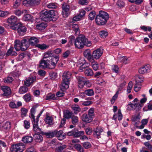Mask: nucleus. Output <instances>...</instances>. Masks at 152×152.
Returning <instances> with one entry per match:
<instances>
[{
  "instance_id": "obj_1",
  "label": "nucleus",
  "mask_w": 152,
  "mask_h": 152,
  "mask_svg": "<svg viewBox=\"0 0 152 152\" xmlns=\"http://www.w3.org/2000/svg\"><path fill=\"white\" fill-rule=\"evenodd\" d=\"M37 105L33 106L30 110L29 117L31 119L33 125V130L35 134H44V132L42 131L38 125L39 119L41 116L42 112L41 111L37 115L36 119L35 118L34 114L36 113V110L37 107Z\"/></svg>"
},
{
  "instance_id": "obj_2",
  "label": "nucleus",
  "mask_w": 152,
  "mask_h": 152,
  "mask_svg": "<svg viewBox=\"0 0 152 152\" xmlns=\"http://www.w3.org/2000/svg\"><path fill=\"white\" fill-rule=\"evenodd\" d=\"M59 59V57L58 56L53 57L51 59L50 61L49 59L44 60L42 59L39 61V67L41 69H54Z\"/></svg>"
},
{
  "instance_id": "obj_3",
  "label": "nucleus",
  "mask_w": 152,
  "mask_h": 152,
  "mask_svg": "<svg viewBox=\"0 0 152 152\" xmlns=\"http://www.w3.org/2000/svg\"><path fill=\"white\" fill-rule=\"evenodd\" d=\"M58 15L57 12L54 10H45L41 12L40 18L42 20L48 22L52 20L53 18L57 17Z\"/></svg>"
},
{
  "instance_id": "obj_4",
  "label": "nucleus",
  "mask_w": 152,
  "mask_h": 152,
  "mask_svg": "<svg viewBox=\"0 0 152 152\" xmlns=\"http://www.w3.org/2000/svg\"><path fill=\"white\" fill-rule=\"evenodd\" d=\"M91 41L83 35H79L75 41V46L78 49L82 48L85 45L90 47L91 46Z\"/></svg>"
},
{
  "instance_id": "obj_5",
  "label": "nucleus",
  "mask_w": 152,
  "mask_h": 152,
  "mask_svg": "<svg viewBox=\"0 0 152 152\" xmlns=\"http://www.w3.org/2000/svg\"><path fill=\"white\" fill-rule=\"evenodd\" d=\"M109 18L108 13L102 11H100L96 16L95 22L97 25L103 26L105 25Z\"/></svg>"
},
{
  "instance_id": "obj_6",
  "label": "nucleus",
  "mask_w": 152,
  "mask_h": 152,
  "mask_svg": "<svg viewBox=\"0 0 152 152\" xmlns=\"http://www.w3.org/2000/svg\"><path fill=\"white\" fill-rule=\"evenodd\" d=\"M77 78L78 82V86L79 88L82 89L84 86L88 87L91 86V83L86 77L79 76L77 77Z\"/></svg>"
},
{
  "instance_id": "obj_7",
  "label": "nucleus",
  "mask_w": 152,
  "mask_h": 152,
  "mask_svg": "<svg viewBox=\"0 0 152 152\" xmlns=\"http://www.w3.org/2000/svg\"><path fill=\"white\" fill-rule=\"evenodd\" d=\"M24 148V144L19 143L12 146L10 148V151L11 152H22Z\"/></svg>"
},
{
  "instance_id": "obj_8",
  "label": "nucleus",
  "mask_w": 152,
  "mask_h": 152,
  "mask_svg": "<svg viewBox=\"0 0 152 152\" xmlns=\"http://www.w3.org/2000/svg\"><path fill=\"white\" fill-rule=\"evenodd\" d=\"M103 49L102 48L100 47L93 51L92 56L93 59H98L102 56L103 53Z\"/></svg>"
},
{
  "instance_id": "obj_9",
  "label": "nucleus",
  "mask_w": 152,
  "mask_h": 152,
  "mask_svg": "<svg viewBox=\"0 0 152 152\" xmlns=\"http://www.w3.org/2000/svg\"><path fill=\"white\" fill-rule=\"evenodd\" d=\"M62 14L64 17H68L70 13V6L66 4H63L62 5Z\"/></svg>"
},
{
  "instance_id": "obj_10",
  "label": "nucleus",
  "mask_w": 152,
  "mask_h": 152,
  "mask_svg": "<svg viewBox=\"0 0 152 152\" xmlns=\"http://www.w3.org/2000/svg\"><path fill=\"white\" fill-rule=\"evenodd\" d=\"M36 77L35 75H31L27 78L24 82V84L26 86H29L36 80Z\"/></svg>"
},
{
  "instance_id": "obj_11",
  "label": "nucleus",
  "mask_w": 152,
  "mask_h": 152,
  "mask_svg": "<svg viewBox=\"0 0 152 152\" xmlns=\"http://www.w3.org/2000/svg\"><path fill=\"white\" fill-rule=\"evenodd\" d=\"M19 19L15 15H12L8 18L7 20V22L12 26H17V23Z\"/></svg>"
},
{
  "instance_id": "obj_12",
  "label": "nucleus",
  "mask_w": 152,
  "mask_h": 152,
  "mask_svg": "<svg viewBox=\"0 0 152 152\" xmlns=\"http://www.w3.org/2000/svg\"><path fill=\"white\" fill-rule=\"evenodd\" d=\"M1 90L4 93L2 96H8L11 94V91L10 87L6 86H3L1 87Z\"/></svg>"
},
{
  "instance_id": "obj_13",
  "label": "nucleus",
  "mask_w": 152,
  "mask_h": 152,
  "mask_svg": "<svg viewBox=\"0 0 152 152\" xmlns=\"http://www.w3.org/2000/svg\"><path fill=\"white\" fill-rule=\"evenodd\" d=\"M17 28L18 32L20 35H23L24 34L26 31L25 26H23L21 23L18 24Z\"/></svg>"
},
{
  "instance_id": "obj_14",
  "label": "nucleus",
  "mask_w": 152,
  "mask_h": 152,
  "mask_svg": "<svg viewBox=\"0 0 152 152\" xmlns=\"http://www.w3.org/2000/svg\"><path fill=\"white\" fill-rule=\"evenodd\" d=\"M131 107V110H136V111H139L143 106L142 104H140L139 103H136L134 104L131 103L128 104Z\"/></svg>"
},
{
  "instance_id": "obj_15",
  "label": "nucleus",
  "mask_w": 152,
  "mask_h": 152,
  "mask_svg": "<svg viewBox=\"0 0 152 152\" xmlns=\"http://www.w3.org/2000/svg\"><path fill=\"white\" fill-rule=\"evenodd\" d=\"M82 121L84 122L89 123L91 122L93 120L92 118L89 116L86 113L83 114L81 117Z\"/></svg>"
},
{
  "instance_id": "obj_16",
  "label": "nucleus",
  "mask_w": 152,
  "mask_h": 152,
  "mask_svg": "<svg viewBox=\"0 0 152 152\" xmlns=\"http://www.w3.org/2000/svg\"><path fill=\"white\" fill-rule=\"evenodd\" d=\"M103 129L100 127H98L94 130V135L95 137L99 139L101 137V133L103 131Z\"/></svg>"
},
{
  "instance_id": "obj_17",
  "label": "nucleus",
  "mask_w": 152,
  "mask_h": 152,
  "mask_svg": "<svg viewBox=\"0 0 152 152\" xmlns=\"http://www.w3.org/2000/svg\"><path fill=\"white\" fill-rule=\"evenodd\" d=\"M150 68V65L149 64H147L140 68L138 71L139 73L140 74H145L149 71Z\"/></svg>"
},
{
  "instance_id": "obj_18",
  "label": "nucleus",
  "mask_w": 152,
  "mask_h": 152,
  "mask_svg": "<svg viewBox=\"0 0 152 152\" xmlns=\"http://www.w3.org/2000/svg\"><path fill=\"white\" fill-rule=\"evenodd\" d=\"M55 135L58 138L59 140H62L66 138V134L63 133L62 130L58 131H55Z\"/></svg>"
},
{
  "instance_id": "obj_19",
  "label": "nucleus",
  "mask_w": 152,
  "mask_h": 152,
  "mask_svg": "<svg viewBox=\"0 0 152 152\" xmlns=\"http://www.w3.org/2000/svg\"><path fill=\"white\" fill-rule=\"evenodd\" d=\"M29 46V42L26 39H23L21 40V51H24L27 50Z\"/></svg>"
},
{
  "instance_id": "obj_20",
  "label": "nucleus",
  "mask_w": 152,
  "mask_h": 152,
  "mask_svg": "<svg viewBox=\"0 0 152 152\" xmlns=\"http://www.w3.org/2000/svg\"><path fill=\"white\" fill-rule=\"evenodd\" d=\"M123 118V115L121 113V110L120 109H119L118 110V113L117 114L115 113L113 115L112 119L115 121H117V118L119 121L122 120Z\"/></svg>"
},
{
  "instance_id": "obj_21",
  "label": "nucleus",
  "mask_w": 152,
  "mask_h": 152,
  "mask_svg": "<svg viewBox=\"0 0 152 152\" xmlns=\"http://www.w3.org/2000/svg\"><path fill=\"white\" fill-rule=\"evenodd\" d=\"M72 75L71 72L66 71L63 73L62 75V80L69 82V79Z\"/></svg>"
},
{
  "instance_id": "obj_22",
  "label": "nucleus",
  "mask_w": 152,
  "mask_h": 152,
  "mask_svg": "<svg viewBox=\"0 0 152 152\" xmlns=\"http://www.w3.org/2000/svg\"><path fill=\"white\" fill-rule=\"evenodd\" d=\"M29 44H30L32 46L35 45L37 44L39 41L38 39L35 37H30L28 40Z\"/></svg>"
},
{
  "instance_id": "obj_23",
  "label": "nucleus",
  "mask_w": 152,
  "mask_h": 152,
  "mask_svg": "<svg viewBox=\"0 0 152 152\" xmlns=\"http://www.w3.org/2000/svg\"><path fill=\"white\" fill-rule=\"evenodd\" d=\"M22 105V103L20 101L18 102L17 104L15 102H11L9 104L10 107L12 109H17Z\"/></svg>"
},
{
  "instance_id": "obj_24",
  "label": "nucleus",
  "mask_w": 152,
  "mask_h": 152,
  "mask_svg": "<svg viewBox=\"0 0 152 152\" xmlns=\"http://www.w3.org/2000/svg\"><path fill=\"white\" fill-rule=\"evenodd\" d=\"M69 82L68 81H64V80H62L60 86L61 90L62 91H64L67 89L69 88Z\"/></svg>"
},
{
  "instance_id": "obj_25",
  "label": "nucleus",
  "mask_w": 152,
  "mask_h": 152,
  "mask_svg": "<svg viewBox=\"0 0 152 152\" xmlns=\"http://www.w3.org/2000/svg\"><path fill=\"white\" fill-rule=\"evenodd\" d=\"M73 113L68 110H65L63 111V117L66 119H69L72 118Z\"/></svg>"
},
{
  "instance_id": "obj_26",
  "label": "nucleus",
  "mask_w": 152,
  "mask_h": 152,
  "mask_svg": "<svg viewBox=\"0 0 152 152\" xmlns=\"http://www.w3.org/2000/svg\"><path fill=\"white\" fill-rule=\"evenodd\" d=\"M14 47L17 51L21 50V41L15 40L14 43Z\"/></svg>"
},
{
  "instance_id": "obj_27",
  "label": "nucleus",
  "mask_w": 152,
  "mask_h": 152,
  "mask_svg": "<svg viewBox=\"0 0 152 152\" xmlns=\"http://www.w3.org/2000/svg\"><path fill=\"white\" fill-rule=\"evenodd\" d=\"M84 55L86 57L88 60L90 61H92L93 60L92 54L91 55V52L89 50H87L84 52Z\"/></svg>"
},
{
  "instance_id": "obj_28",
  "label": "nucleus",
  "mask_w": 152,
  "mask_h": 152,
  "mask_svg": "<svg viewBox=\"0 0 152 152\" xmlns=\"http://www.w3.org/2000/svg\"><path fill=\"white\" fill-rule=\"evenodd\" d=\"M33 140V137L31 136H26L23 137L22 138V141L25 143H31Z\"/></svg>"
},
{
  "instance_id": "obj_29",
  "label": "nucleus",
  "mask_w": 152,
  "mask_h": 152,
  "mask_svg": "<svg viewBox=\"0 0 152 152\" xmlns=\"http://www.w3.org/2000/svg\"><path fill=\"white\" fill-rule=\"evenodd\" d=\"M71 108L75 114H77L80 112H81V109L78 105L75 104L72 105L71 106Z\"/></svg>"
},
{
  "instance_id": "obj_30",
  "label": "nucleus",
  "mask_w": 152,
  "mask_h": 152,
  "mask_svg": "<svg viewBox=\"0 0 152 152\" xmlns=\"http://www.w3.org/2000/svg\"><path fill=\"white\" fill-rule=\"evenodd\" d=\"M45 123L50 125L53 124L54 122L53 121V118L51 116H46L44 119Z\"/></svg>"
},
{
  "instance_id": "obj_31",
  "label": "nucleus",
  "mask_w": 152,
  "mask_h": 152,
  "mask_svg": "<svg viewBox=\"0 0 152 152\" xmlns=\"http://www.w3.org/2000/svg\"><path fill=\"white\" fill-rule=\"evenodd\" d=\"M47 26L46 23H41L36 25L37 28L40 31L44 29Z\"/></svg>"
},
{
  "instance_id": "obj_32",
  "label": "nucleus",
  "mask_w": 152,
  "mask_h": 152,
  "mask_svg": "<svg viewBox=\"0 0 152 152\" xmlns=\"http://www.w3.org/2000/svg\"><path fill=\"white\" fill-rule=\"evenodd\" d=\"M69 42L68 43L67 46L68 47H70L73 45L74 43L75 44V41L76 39L74 36L71 35L69 37Z\"/></svg>"
},
{
  "instance_id": "obj_33",
  "label": "nucleus",
  "mask_w": 152,
  "mask_h": 152,
  "mask_svg": "<svg viewBox=\"0 0 152 152\" xmlns=\"http://www.w3.org/2000/svg\"><path fill=\"white\" fill-rule=\"evenodd\" d=\"M40 134H35L34 137L35 141L37 142H42L43 139L42 137L40 135Z\"/></svg>"
},
{
  "instance_id": "obj_34",
  "label": "nucleus",
  "mask_w": 152,
  "mask_h": 152,
  "mask_svg": "<svg viewBox=\"0 0 152 152\" xmlns=\"http://www.w3.org/2000/svg\"><path fill=\"white\" fill-rule=\"evenodd\" d=\"M74 148L79 152H84V150L83 147L80 144H76L74 145Z\"/></svg>"
},
{
  "instance_id": "obj_35",
  "label": "nucleus",
  "mask_w": 152,
  "mask_h": 152,
  "mask_svg": "<svg viewBox=\"0 0 152 152\" xmlns=\"http://www.w3.org/2000/svg\"><path fill=\"white\" fill-rule=\"evenodd\" d=\"M90 62H91V66L93 69L95 71L98 70L99 66L97 62L95 61L94 59L93 61Z\"/></svg>"
},
{
  "instance_id": "obj_36",
  "label": "nucleus",
  "mask_w": 152,
  "mask_h": 152,
  "mask_svg": "<svg viewBox=\"0 0 152 152\" xmlns=\"http://www.w3.org/2000/svg\"><path fill=\"white\" fill-rule=\"evenodd\" d=\"M28 88L26 86H22L20 87L19 92L20 94H24L28 92Z\"/></svg>"
},
{
  "instance_id": "obj_37",
  "label": "nucleus",
  "mask_w": 152,
  "mask_h": 152,
  "mask_svg": "<svg viewBox=\"0 0 152 152\" xmlns=\"http://www.w3.org/2000/svg\"><path fill=\"white\" fill-rule=\"evenodd\" d=\"M46 99L47 100H56V97L54 94L51 93H49L46 96Z\"/></svg>"
},
{
  "instance_id": "obj_38",
  "label": "nucleus",
  "mask_w": 152,
  "mask_h": 152,
  "mask_svg": "<svg viewBox=\"0 0 152 152\" xmlns=\"http://www.w3.org/2000/svg\"><path fill=\"white\" fill-rule=\"evenodd\" d=\"M23 19L25 21H31L33 19L31 15L29 14H26L23 16Z\"/></svg>"
},
{
  "instance_id": "obj_39",
  "label": "nucleus",
  "mask_w": 152,
  "mask_h": 152,
  "mask_svg": "<svg viewBox=\"0 0 152 152\" xmlns=\"http://www.w3.org/2000/svg\"><path fill=\"white\" fill-rule=\"evenodd\" d=\"M36 47L42 50H44L47 48H48L49 47L48 45H47L46 44L43 43L42 44H38L36 45Z\"/></svg>"
},
{
  "instance_id": "obj_40",
  "label": "nucleus",
  "mask_w": 152,
  "mask_h": 152,
  "mask_svg": "<svg viewBox=\"0 0 152 152\" xmlns=\"http://www.w3.org/2000/svg\"><path fill=\"white\" fill-rule=\"evenodd\" d=\"M11 127V124L9 121H7L4 124H2V128L5 130H9Z\"/></svg>"
},
{
  "instance_id": "obj_41",
  "label": "nucleus",
  "mask_w": 152,
  "mask_h": 152,
  "mask_svg": "<svg viewBox=\"0 0 152 152\" xmlns=\"http://www.w3.org/2000/svg\"><path fill=\"white\" fill-rule=\"evenodd\" d=\"M84 93L88 96H91L94 94V92L93 89H88L84 91Z\"/></svg>"
},
{
  "instance_id": "obj_42",
  "label": "nucleus",
  "mask_w": 152,
  "mask_h": 152,
  "mask_svg": "<svg viewBox=\"0 0 152 152\" xmlns=\"http://www.w3.org/2000/svg\"><path fill=\"white\" fill-rule=\"evenodd\" d=\"M84 134V132L83 131H76L74 130V134L73 137H79L83 135Z\"/></svg>"
},
{
  "instance_id": "obj_43",
  "label": "nucleus",
  "mask_w": 152,
  "mask_h": 152,
  "mask_svg": "<svg viewBox=\"0 0 152 152\" xmlns=\"http://www.w3.org/2000/svg\"><path fill=\"white\" fill-rule=\"evenodd\" d=\"M85 75L87 76H91L94 74L92 69L90 68H87L85 70Z\"/></svg>"
},
{
  "instance_id": "obj_44",
  "label": "nucleus",
  "mask_w": 152,
  "mask_h": 152,
  "mask_svg": "<svg viewBox=\"0 0 152 152\" xmlns=\"http://www.w3.org/2000/svg\"><path fill=\"white\" fill-rule=\"evenodd\" d=\"M96 16V12L94 11H92L89 13L88 15V19L91 20H94Z\"/></svg>"
},
{
  "instance_id": "obj_45",
  "label": "nucleus",
  "mask_w": 152,
  "mask_h": 152,
  "mask_svg": "<svg viewBox=\"0 0 152 152\" xmlns=\"http://www.w3.org/2000/svg\"><path fill=\"white\" fill-rule=\"evenodd\" d=\"M88 64L86 62L84 64H83L80 66L79 69V71L80 72H82L85 70L86 69L88 68Z\"/></svg>"
},
{
  "instance_id": "obj_46",
  "label": "nucleus",
  "mask_w": 152,
  "mask_h": 152,
  "mask_svg": "<svg viewBox=\"0 0 152 152\" xmlns=\"http://www.w3.org/2000/svg\"><path fill=\"white\" fill-rule=\"evenodd\" d=\"M71 118L72 120V123L73 125H75L79 122L78 117L76 116L73 115Z\"/></svg>"
},
{
  "instance_id": "obj_47",
  "label": "nucleus",
  "mask_w": 152,
  "mask_h": 152,
  "mask_svg": "<svg viewBox=\"0 0 152 152\" xmlns=\"http://www.w3.org/2000/svg\"><path fill=\"white\" fill-rule=\"evenodd\" d=\"M21 3V0H14L13 2V8L16 9L20 6Z\"/></svg>"
},
{
  "instance_id": "obj_48",
  "label": "nucleus",
  "mask_w": 152,
  "mask_h": 152,
  "mask_svg": "<svg viewBox=\"0 0 152 152\" xmlns=\"http://www.w3.org/2000/svg\"><path fill=\"white\" fill-rule=\"evenodd\" d=\"M53 56V55L51 51H48L44 53V58H48L49 57H52Z\"/></svg>"
},
{
  "instance_id": "obj_49",
  "label": "nucleus",
  "mask_w": 152,
  "mask_h": 152,
  "mask_svg": "<svg viewBox=\"0 0 152 152\" xmlns=\"http://www.w3.org/2000/svg\"><path fill=\"white\" fill-rule=\"evenodd\" d=\"M23 97L26 102L30 101L31 98V94L29 93L26 94L23 96Z\"/></svg>"
},
{
  "instance_id": "obj_50",
  "label": "nucleus",
  "mask_w": 152,
  "mask_h": 152,
  "mask_svg": "<svg viewBox=\"0 0 152 152\" xmlns=\"http://www.w3.org/2000/svg\"><path fill=\"white\" fill-rule=\"evenodd\" d=\"M66 147V145H63L61 146H58L55 149L56 152H62L64 149Z\"/></svg>"
},
{
  "instance_id": "obj_51",
  "label": "nucleus",
  "mask_w": 152,
  "mask_h": 152,
  "mask_svg": "<svg viewBox=\"0 0 152 152\" xmlns=\"http://www.w3.org/2000/svg\"><path fill=\"white\" fill-rule=\"evenodd\" d=\"M72 30L74 31L75 33L77 34H79V29L77 24H74L72 26Z\"/></svg>"
},
{
  "instance_id": "obj_52",
  "label": "nucleus",
  "mask_w": 152,
  "mask_h": 152,
  "mask_svg": "<svg viewBox=\"0 0 152 152\" xmlns=\"http://www.w3.org/2000/svg\"><path fill=\"white\" fill-rule=\"evenodd\" d=\"M99 35L101 37L105 38L107 36L108 33L107 31L102 30L99 31Z\"/></svg>"
},
{
  "instance_id": "obj_53",
  "label": "nucleus",
  "mask_w": 152,
  "mask_h": 152,
  "mask_svg": "<svg viewBox=\"0 0 152 152\" xmlns=\"http://www.w3.org/2000/svg\"><path fill=\"white\" fill-rule=\"evenodd\" d=\"M55 131L52 132L44 133V134L48 138H52L55 136Z\"/></svg>"
},
{
  "instance_id": "obj_54",
  "label": "nucleus",
  "mask_w": 152,
  "mask_h": 152,
  "mask_svg": "<svg viewBox=\"0 0 152 152\" xmlns=\"http://www.w3.org/2000/svg\"><path fill=\"white\" fill-rule=\"evenodd\" d=\"M87 115L93 118L94 116V108H90L88 111V113Z\"/></svg>"
},
{
  "instance_id": "obj_55",
  "label": "nucleus",
  "mask_w": 152,
  "mask_h": 152,
  "mask_svg": "<svg viewBox=\"0 0 152 152\" xmlns=\"http://www.w3.org/2000/svg\"><path fill=\"white\" fill-rule=\"evenodd\" d=\"M120 61L121 62L125 64L129 63L128 58L126 57H122L120 58Z\"/></svg>"
},
{
  "instance_id": "obj_56",
  "label": "nucleus",
  "mask_w": 152,
  "mask_h": 152,
  "mask_svg": "<svg viewBox=\"0 0 152 152\" xmlns=\"http://www.w3.org/2000/svg\"><path fill=\"white\" fill-rule=\"evenodd\" d=\"M10 14L8 11H3L0 10V17H5Z\"/></svg>"
},
{
  "instance_id": "obj_57",
  "label": "nucleus",
  "mask_w": 152,
  "mask_h": 152,
  "mask_svg": "<svg viewBox=\"0 0 152 152\" xmlns=\"http://www.w3.org/2000/svg\"><path fill=\"white\" fill-rule=\"evenodd\" d=\"M24 10H16L14 11V13L17 16H19L23 13Z\"/></svg>"
},
{
  "instance_id": "obj_58",
  "label": "nucleus",
  "mask_w": 152,
  "mask_h": 152,
  "mask_svg": "<svg viewBox=\"0 0 152 152\" xmlns=\"http://www.w3.org/2000/svg\"><path fill=\"white\" fill-rule=\"evenodd\" d=\"M83 147L86 149L90 148L91 146V144L88 142H84L82 143Z\"/></svg>"
},
{
  "instance_id": "obj_59",
  "label": "nucleus",
  "mask_w": 152,
  "mask_h": 152,
  "mask_svg": "<svg viewBox=\"0 0 152 152\" xmlns=\"http://www.w3.org/2000/svg\"><path fill=\"white\" fill-rule=\"evenodd\" d=\"M49 75L52 80H54L57 77V73L56 72H51L50 73Z\"/></svg>"
},
{
  "instance_id": "obj_60",
  "label": "nucleus",
  "mask_w": 152,
  "mask_h": 152,
  "mask_svg": "<svg viewBox=\"0 0 152 152\" xmlns=\"http://www.w3.org/2000/svg\"><path fill=\"white\" fill-rule=\"evenodd\" d=\"M47 7L49 8L55 9L57 7V6L56 3H51L48 4Z\"/></svg>"
},
{
  "instance_id": "obj_61",
  "label": "nucleus",
  "mask_w": 152,
  "mask_h": 152,
  "mask_svg": "<svg viewBox=\"0 0 152 152\" xmlns=\"http://www.w3.org/2000/svg\"><path fill=\"white\" fill-rule=\"evenodd\" d=\"M31 5H38L40 2V0H30Z\"/></svg>"
},
{
  "instance_id": "obj_62",
  "label": "nucleus",
  "mask_w": 152,
  "mask_h": 152,
  "mask_svg": "<svg viewBox=\"0 0 152 152\" xmlns=\"http://www.w3.org/2000/svg\"><path fill=\"white\" fill-rule=\"evenodd\" d=\"M112 69L113 72L118 73L119 72V67L117 65H113L112 66Z\"/></svg>"
},
{
  "instance_id": "obj_63",
  "label": "nucleus",
  "mask_w": 152,
  "mask_h": 152,
  "mask_svg": "<svg viewBox=\"0 0 152 152\" xmlns=\"http://www.w3.org/2000/svg\"><path fill=\"white\" fill-rule=\"evenodd\" d=\"M119 91H118L116 92V94L113 97L112 99L111 100V102L112 103H114L115 100L118 97V95L119 94Z\"/></svg>"
},
{
  "instance_id": "obj_64",
  "label": "nucleus",
  "mask_w": 152,
  "mask_h": 152,
  "mask_svg": "<svg viewBox=\"0 0 152 152\" xmlns=\"http://www.w3.org/2000/svg\"><path fill=\"white\" fill-rule=\"evenodd\" d=\"M140 28L145 31H151V27L150 26L147 27L146 26H141Z\"/></svg>"
}]
</instances>
